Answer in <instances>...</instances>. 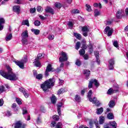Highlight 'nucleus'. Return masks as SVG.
<instances>
[{"label":"nucleus","instance_id":"25","mask_svg":"<svg viewBox=\"0 0 128 128\" xmlns=\"http://www.w3.org/2000/svg\"><path fill=\"white\" fill-rule=\"evenodd\" d=\"M92 80H93L92 82L94 84L95 86H96V88H98L100 83L98 82V80L96 79H92Z\"/></svg>","mask_w":128,"mask_h":128},{"label":"nucleus","instance_id":"57","mask_svg":"<svg viewBox=\"0 0 128 128\" xmlns=\"http://www.w3.org/2000/svg\"><path fill=\"white\" fill-rule=\"evenodd\" d=\"M86 90H88V88H85V89H84L83 90H82L81 91V94L82 96H84V92H86Z\"/></svg>","mask_w":128,"mask_h":128},{"label":"nucleus","instance_id":"42","mask_svg":"<svg viewBox=\"0 0 128 128\" xmlns=\"http://www.w3.org/2000/svg\"><path fill=\"white\" fill-rule=\"evenodd\" d=\"M54 6L57 8H62V4L60 2L55 3Z\"/></svg>","mask_w":128,"mask_h":128},{"label":"nucleus","instance_id":"13","mask_svg":"<svg viewBox=\"0 0 128 128\" xmlns=\"http://www.w3.org/2000/svg\"><path fill=\"white\" fill-rule=\"evenodd\" d=\"M83 74L86 76V80H88L90 78V71L88 70H83Z\"/></svg>","mask_w":128,"mask_h":128},{"label":"nucleus","instance_id":"52","mask_svg":"<svg viewBox=\"0 0 128 128\" xmlns=\"http://www.w3.org/2000/svg\"><path fill=\"white\" fill-rule=\"evenodd\" d=\"M76 66H80L82 64V62L78 60H77L76 62Z\"/></svg>","mask_w":128,"mask_h":128},{"label":"nucleus","instance_id":"19","mask_svg":"<svg viewBox=\"0 0 128 128\" xmlns=\"http://www.w3.org/2000/svg\"><path fill=\"white\" fill-rule=\"evenodd\" d=\"M116 92H118V90L110 88L108 90L107 94H116Z\"/></svg>","mask_w":128,"mask_h":128},{"label":"nucleus","instance_id":"47","mask_svg":"<svg viewBox=\"0 0 128 128\" xmlns=\"http://www.w3.org/2000/svg\"><path fill=\"white\" fill-rule=\"evenodd\" d=\"M36 78L37 80H42V74H38L36 75Z\"/></svg>","mask_w":128,"mask_h":128},{"label":"nucleus","instance_id":"23","mask_svg":"<svg viewBox=\"0 0 128 128\" xmlns=\"http://www.w3.org/2000/svg\"><path fill=\"white\" fill-rule=\"evenodd\" d=\"M110 126L112 128H116V127L118 126V124H116V122H114V121L110 122Z\"/></svg>","mask_w":128,"mask_h":128},{"label":"nucleus","instance_id":"26","mask_svg":"<svg viewBox=\"0 0 128 128\" xmlns=\"http://www.w3.org/2000/svg\"><path fill=\"white\" fill-rule=\"evenodd\" d=\"M104 112V108H98L96 111V114H101Z\"/></svg>","mask_w":128,"mask_h":128},{"label":"nucleus","instance_id":"40","mask_svg":"<svg viewBox=\"0 0 128 128\" xmlns=\"http://www.w3.org/2000/svg\"><path fill=\"white\" fill-rule=\"evenodd\" d=\"M79 54H80V56H83L84 55V54H86V50H84V49H81L79 51Z\"/></svg>","mask_w":128,"mask_h":128},{"label":"nucleus","instance_id":"50","mask_svg":"<svg viewBox=\"0 0 128 128\" xmlns=\"http://www.w3.org/2000/svg\"><path fill=\"white\" fill-rule=\"evenodd\" d=\"M70 28V30H72V26H74V24H72V22H69L68 24Z\"/></svg>","mask_w":128,"mask_h":128},{"label":"nucleus","instance_id":"29","mask_svg":"<svg viewBox=\"0 0 128 128\" xmlns=\"http://www.w3.org/2000/svg\"><path fill=\"white\" fill-rule=\"evenodd\" d=\"M74 36L78 38V40H81L82 39V35L78 33H74Z\"/></svg>","mask_w":128,"mask_h":128},{"label":"nucleus","instance_id":"41","mask_svg":"<svg viewBox=\"0 0 128 128\" xmlns=\"http://www.w3.org/2000/svg\"><path fill=\"white\" fill-rule=\"evenodd\" d=\"M56 128H62V124L58 122L56 126Z\"/></svg>","mask_w":128,"mask_h":128},{"label":"nucleus","instance_id":"43","mask_svg":"<svg viewBox=\"0 0 128 128\" xmlns=\"http://www.w3.org/2000/svg\"><path fill=\"white\" fill-rule=\"evenodd\" d=\"M113 45L114 46H115V48H118V41H114V42H113Z\"/></svg>","mask_w":128,"mask_h":128},{"label":"nucleus","instance_id":"8","mask_svg":"<svg viewBox=\"0 0 128 128\" xmlns=\"http://www.w3.org/2000/svg\"><path fill=\"white\" fill-rule=\"evenodd\" d=\"M104 34H108V36H110L112 34V32H114V29L108 26L104 29Z\"/></svg>","mask_w":128,"mask_h":128},{"label":"nucleus","instance_id":"62","mask_svg":"<svg viewBox=\"0 0 128 128\" xmlns=\"http://www.w3.org/2000/svg\"><path fill=\"white\" fill-rule=\"evenodd\" d=\"M20 92H22L24 94V92H26V90H24V88H19Z\"/></svg>","mask_w":128,"mask_h":128},{"label":"nucleus","instance_id":"35","mask_svg":"<svg viewBox=\"0 0 128 128\" xmlns=\"http://www.w3.org/2000/svg\"><path fill=\"white\" fill-rule=\"evenodd\" d=\"M93 6L94 8H102V4L100 3H94Z\"/></svg>","mask_w":128,"mask_h":128},{"label":"nucleus","instance_id":"34","mask_svg":"<svg viewBox=\"0 0 128 128\" xmlns=\"http://www.w3.org/2000/svg\"><path fill=\"white\" fill-rule=\"evenodd\" d=\"M107 118H108V120H112L114 118V114H112V112L109 113L107 116Z\"/></svg>","mask_w":128,"mask_h":128},{"label":"nucleus","instance_id":"55","mask_svg":"<svg viewBox=\"0 0 128 128\" xmlns=\"http://www.w3.org/2000/svg\"><path fill=\"white\" fill-rule=\"evenodd\" d=\"M30 14H34V12H36V8H31L30 9Z\"/></svg>","mask_w":128,"mask_h":128},{"label":"nucleus","instance_id":"27","mask_svg":"<svg viewBox=\"0 0 128 128\" xmlns=\"http://www.w3.org/2000/svg\"><path fill=\"white\" fill-rule=\"evenodd\" d=\"M22 26H30V22H28V20H24L22 22Z\"/></svg>","mask_w":128,"mask_h":128},{"label":"nucleus","instance_id":"9","mask_svg":"<svg viewBox=\"0 0 128 128\" xmlns=\"http://www.w3.org/2000/svg\"><path fill=\"white\" fill-rule=\"evenodd\" d=\"M82 34L84 36H88V32H90V30L88 28L87 26H84L82 27Z\"/></svg>","mask_w":128,"mask_h":128},{"label":"nucleus","instance_id":"30","mask_svg":"<svg viewBox=\"0 0 128 128\" xmlns=\"http://www.w3.org/2000/svg\"><path fill=\"white\" fill-rule=\"evenodd\" d=\"M104 122V116H100L99 120V124H102Z\"/></svg>","mask_w":128,"mask_h":128},{"label":"nucleus","instance_id":"1","mask_svg":"<svg viewBox=\"0 0 128 128\" xmlns=\"http://www.w3.org/2000/svg\"><path fill=\"white\" fill-rule=\"evenodd\" d=\"M7 72L4 70L0 71V74L2 76L3 78L9 80H18V76L16 74L12 72V69L10 68V66H6Z\"/></svg>","mask_w":128,"mask_h":128},{"label":"nucleus","instance_id":"61","mask_svg":"<svg viewBox=\"0 0 128 128\" xmlns=\"http://www.w3.org/2000/svg\"><path fill=\"white\" fill-rule=\"evenodd\" d=\"M83 57L84 60H88V55L87 54L83 55Z\"/></svg>","mask_w":128,"mask_h":128},{"label":"nucleus","instance_id":"17","mask_svg":"<svg viewBox=\"0 0 128 128\" xmlns=\"http://www.w3.org/2000/svg\"><path fill=\"white\" fill-rule=\"evenodd\" d=\"M45 10L46 12H50V14H54V9L50 7H47L46 8Z\"/></svg>","mask_w":128,"mask_h":128},{"label":"nucleus","instance_id":"5","mask_svg":"<svg viewBox=\"0 0 128 128\" xmlns=\"http://www.w3.org/2000/svg\"><path fill=\"white\" fill-rule=\"evenodd\" d=\"M28 62V59L26 58H24V60H21L20 61L16 60L14 61V62L20 68H24V64Z\"/></svg>","mask_w":128,"mask_h":128},{"label":"nucleus","instance_id":"63","mask_svg":"<svg viewBox=\"0 0 128 128\" xmlns=\"http://www.w3.org/2000/svg\"><path fill=\"white\" fill-rule=\"evenodd\" d=\"M56 126V122H52L51 123V126L52 128H54Z\"/></svg>","mask_w":128,"mask_h":128},{"label":"nucleus","instance_id":"10","mask_svg":"<svg viewBox=\"0 0 128 128\" xmlns=\"http://www.w3.org/2000/svg\"><path fill=\"white\" fill-rule=\"evenodd\" d=\"M14 128H26V125L22 124V122L18 121L14 124Z\"/></svg>","mask_w":128,"mask_h":128},{"label":"nucleus","instance_id":"33","mask_svg":"<svg viewBox=\"0 0 128 128\" xmlns=\"http://www.w3.org/2000/svg\"><path fill=\"white\" fill-rule=\"evenodd\" d=\"M51 102L52 104H56V96H52L51 98Z\"/></svg>","mask_w":128,"mask_h":128},{"label":"nucleus","instance_id":"21","mask_svg":"<svg viewBox=\"0 0 128 128\" xmlns=\"http://www.w3.org/2000/svg\"><path fill=\"white\" fill-rule=\"evenodd\" d=\"M13 10L15 12H17V14H20V6H15L13 7Z\"/></svg>","mask_w":128,"mask_h":128},{"label":"nucleus","instance_id":"24","mask_svg":"<svg viewBox=\"0 0 128 128\" xmlns=\"http://www.w3.org/2000/svg\"><path fill=\"white\" fill-rule=\"evenodd\" d=\"M31 32H34V34H35L36 36H38V34H40V32L39 30L34 29V28L32 29Z\"/></svg>","mask_w":128,"mask_h":128},{"label":"nucleus","instance_id":"56","mask_svg":"<svg viewBox=\"0 0 128 128\" xmlns=\"http://www.w3.org/2000/svg\"><path fill=\"white\" fill-rule=\"evenodd\" d=\"M16 102L18 104H22V101L20 100V99L17 98L16 99Z\"/></svg>","mask_w":128,"mask_h":128},{"label":"nucleus","instance_id":"7","mask_svg":"<svg viewBox=\"0 0 128 128\" xmlns=\"http://www.w3.org/2000/svg\"><path fill=\"white\" fill-rule=\"evenodd\" d=\"M92 91L90 90L88 94V98L90 102H92V104H96V98H91L92 95Z\"/></svg>","mask_w":128,"mask_h":128},{"label":"nucleus","instance_id":"12","mask_svg":"<svg viewBox=\"0 0 128 128\" xmlns=\"http://www.w3.org/2000/svg\"><path fill=\"white\" fill-rule=\"evenodd\" d=\"M124 14V10H119L116 14L117 18H122Z\"/></svg>","mask_w":128,"mask_h":128},{"label":"nucleus","instance_id":"18","mask_svg":"<svg viewBox=\"0 0 128 128\" xmlns=\"http://www.w3.org/2000/svg\"><path fill=\"white\" fill-rule=\"evenodd\" d=\"M46 70H48V72H54L56 69L54 68L50 64H49L47 66Z\"/></svg>","mask_w":128,"mask_h":128},{"label":"nucleus","instance_id":"54","mask_svg":"<svg viewBox=\"0 0 128 128\" xmlns=\"http://www.w3.org/2000/svg\"><path fill=\"white\" fill-rule=\"evenodd\" d=\"M28 114V110H26V108H24L22 109V114L24 116V114Z\"/></svg>","mask_w":128,"mask_h":128},{"label":"nucleus","instance_id":"16","mask_svg":"<svg viewBox=\"0 0 128 128\" xmlns=\"http://www.w3.org/2000/svg\"><path fill=\"white\" fill-rule=\"evenodd\" d=\"M109 69L114 70V60L113 59H111L109 60Z\"/></svg>","mask_w":128,"mask_h":128},{"label":"nucleus","instance_id":"39","mask_svg":"<svg viewBox=\"0 0 128 128\" xmlns=\"http://www.w3.org/2000/svg\"><path fill=\"white\" fill-rule=\"evenodd\" d=\"M94 16H100V11H98V9H96L94 11Z\"/></svg>","mask_w":128,"mask_h":128},{"label":"nucleus","instance_id":"53","mask_svg":"<svg viewBox=\"0 0 128 128\" xmlns=\"http://www.w3.org/2000/svg\"><path fill=\"white\" fill-rule=\"evenodd\" d=\"M37 10L39 12H42V6H38L37 7Z\"/></svg>","mask_w":128,"mask_h":128},{"label":"nucleus","instance_id":"64","mask_svg":"<svg viewBox=\"0 0 128 128\" xmlns=\"http://www.w3.org/2000/svg\"><path fill=\"white\" fill-rule=\"evenodd\" d=\"M33 74L34 76H38V72L36 71V70H33Z\"/></svg>","mask_w":128,"mask_h":128},{"label":"nucleus","instance_id":"11","mask_svg":"<svg viewBox=\"0 0 128 128\" xmlns=\"http://www.w3.org/2000/svg\"><path fill=\"white\" fill-rule=\"evenodd\" d=\"M10 88V86L8 84H5L4 86H0V94L4 92H6V90H8Z\"/></svg>","mask_w":128,"mask_h":128},{"label":"nucleus","instance_id":"51","mask_svg":"<svg viewBox=\"0 0 128 128\" xmlns=\"http://www.w3.org/2000/svg\"><path fill=\"white\" fill-rule=\"evenodd\" d=\"M48 38L49 40H52L54 38V35H49Z\"/></svg>","mask_w":128,"mask_h":128},{"label":"nucleus","instance_id":"28","mask_svg":"<svg viewBox=\"0 0 128 128\" xmlns=\"http://www.w3.org/2000/svg\"><path fill=\"white\" fill-rule=\"evenodd\" d=\"M108 106L110 108H114L116 106V102L114 100H110L109 102Z\"/></svg>","mask_w":128,"mask_h":128},{"label":"nucleus","instance_id":"38","mask_svg":"<svg viewBox=\"0 0 128 128\" xmlns=\"http://www.w3.org/2000/svg\"><path fill=\"white\" fill-rule=\"evenodd\" d=\"M80 48V42H78L76 44L75 48L78 50Z\"/></svg>","mask_w":128,"mask_h":128},{"label":"nucleus","instance_id":"3","mask_svg":"<svg viewBox=\"0 0 128 128\" xmlns=\"http://www.w3.org/2000/svg\"><path fill=\"white\" fill-rule=\"evenodd\" d=\"M22 42L24 44H28V30H25L21 34Z\"/></svg>","mask_w":128,"mask_h":128},{"label":"nucleus","instance_id":"60","mask_svg":"<svg viewBox=\"0 0 128 128\" xmlns=\"http://www.w3.org/2000/svg\"><path fill=\"white\" fill-rule=\"evenodd\" d=\"M6 116H12V113L10 111H7L6 112Z\"/></svg>","mask_w":128,"mask_h":128},{"label":"nucleus","instance_id":"4","mask_svg":"<svg viewBox=\"0 0 128 128\" xmlns=\"http://www.w3.org/2000/svg\"><path fill=\"white\" fill-rule=\"evenodd\" d=\"M44 58V55L42 54H38L36 58L35 59V61L34 62V64L35 66L37 68H40L42 66V64L40 62V60H42Z\"/></svg>","mask_w":128,"mask_h":128},{"label":"nucleus","instance_id":"2","mask_svg":"<svg viewBox=\"0 0 128 128\" xmlns=\"http://www.w3.org/2000/svg\"><path fill=\"white\" fill-rule=\"evenodd\" d=\"M55 80L54 78H50L45 81L43 84H40V88L42 89L43 92H48L50 88H52L54 86Z\"/></svg>","mask_w":128,"mask_h":128},{"label":"nucleus","instance_id":"14","mask_svg":"<svg viewBox=\"0 0 128 128\" xmlns=\"http://www.w3.org/2000/svg\"><path fill=\"white\" fill-rule=\"evenodd\" d=\"M6 20L2 18H0V30H4V24Z\"/></svg>","mask_w":128,"mask_h":128},{"label":"nucleus","instance_id":"36","mask_svg":"<svg viewBox=\"0 0 128 128\" xmlns=\"http://www.w3.org/2000/svg\"><path fill=\"white\" fill-rule=\"evenodd\" d=\"M86 10L88 12H92V6H90L88 5V4H86Z\"/></svg>","mask_w":128,"mask_h":128},{"label":"nucleus","instance_id":"15","mask_svg":"<svg viewBox=\"0 0 128 128\" xmlns=\"http://www.w3.org/2000/svg\"><path fill=\"white\" fill-rule=\"evenodd\" d=\"M62 106V103H59L57 104L58 112L59 116H60V114H62V111L60 110Z\"/></svg>","mask_w":128,"mask_h":128},{"label":"nucleus","instance_id":"6","mask_svg":"<svg viewBox=\"0 0 128 128\" xmlns=\"http://www.w3.org/2000/svg\"><path fill=\"white\" fill-rule=\"evenodd\" d=\"M60 56L59 58V61L60 62H66L68 60V54L66 53V52H62L60 53Z\"/></svg>","mask_w":128,"mask_h":128},{"label":"nucleus","instance_id":"49","mask_svg":"<svg viewBox=\"0 0 128 128\" xmlns=\"http://www.w3.org/2000/svg\"><path fill=\"white\" fill-rule=\"evenodd\" d=\"M53 119L54 120H60V117L58 116V115H54L53 116Z\"/></svg>","mask_w":128,"mask_h":128},{"label":"nucleus","instance_id":"31","mask_svg":"<svg viewBox=\"0 0 128 128\" xmlns=\"http://www.w3.org/2000/svg\"><path fill=\"white\" fill-rule=\"evenodd\" d=\"M64 92H66V90L64 88H60L58 92V94H64Z\"/></svg>","mask_w":128,"mask_h":128},{"label":"nucleus","instance_id":"59","mask_svg":"<svg viewBox=\"0 0 128 128\" xmlns=\"http://www.w3.org/2000/svg\"><path fill=\"white\" fill-rule=\"evenodd\" d=\"M40 110L42 112H46V109H44V106L40 107Z\"/></svg>","mask_w":128,"mask_h":128},{"label":"nucleus","instance_id":"32","mask_svg":"<svg viewBox=\"0 0 128 128\" xmlns=\"http://www.w3.org/2000/svg\"><path fill=\"white\" fill-rule=\"evenodd\" d=\"M72 14H80V10L78 9H74L71 11Z\"/></svg>","mask_w":128,"mask_h":128},{"label":"nucleus","instance_id":"22","mask_svg":"<svg viewBox=\"0 0 128 128\" xmlns=\"http://www.w3.org/2000/svg\"><path fill=\"white\" fill-rule=\"evenodd\" d=\"M12 34H8L6 35V42H9V40H12Z\"/></svg>","mask_w":128,"mask_h":128},{"label":"nucleus","instance_id":"58","mask_svg":"<svg viewBox=\"0 0 128 128\" xmlns=\"http://www.w3.org/2000/svg\"><path fill=\"white\" fill-rule=\"evenodd\" d=\"M4 99H0V106H4Z\"/></svg>","mask_w":128,"mask_h":128},{"label":"nucleus","instance_id":"46","mask_svg":"<svg viewBox=\"0 0 128 128\" xmlns=\"http://www.w3.org/2000/svg\"><path fill=\"white\" fill-rule=\"evenodd\" d=\"M75 100L80 102V97L78 95H76L75 97Z\"/></svg>","mask_w":128,"mask_h":128},{"label":"nucleus","instance_id":"44","mask_svg":"<svg viewBox=\"0 0 128 128\" xmlns=\"http://www.w3.org/2000/svg\"><path fill=\"white\" fill-rule=\"evenodd\" d=\"M93 80L91 79V80L90 81L89 84L88 85V88H92V84H94L92 82Z\"/></svg>","mask_w":128,"mask_h":128},{"label":"nucleus","instance_id":"20","mask_svg":"<svg viewBox=\"0 0 128 128\" xmlns=\"http://www.w3.org/2000/svg\"><path fill=\"white\" fill-rule=\"evenodd\" d=\"M94 54L96 58V62L98 63V64H100V53L96 51L94 52Z\"/></svg>","mask_w":128,"mask_h":128},{"label":"nucleus","instance_id":"37","mask_svg":"<svg viewBox=\"0 0 128 128\" xmlns=\"http://www.w3.org/2000/svg\"><path fill=\"white\" fill-rule=\"evenodd\" d=\"M112 22H114V20L113 19L108 20L106 22V26H110V24H112Z\"/></svg>","mask_w":128,"mask_h":128},{"label":"nucleus","instance_id":"45","mask_svg":"<svg viewBox=\"0 0 128 128\" xmlns=\"http://www.w3.org/2000/svg\"><path fill=\"white\" fill-rule=\"evenodd\" d=\"M34 24L36 26H40V22L39 20H36L34 22Z\"/></svg>","mask_w":128,"mask_h":128},{"label":"nucleus","instance_id":"48","mask_svg":"<svg viewBox=\"0 0 128 128\" xmlns=\"http://www.w3.org/2000/svg\"><path fill=\"white\" fill-rule=\"evenodd\" d=\"M23 94H24V96H25L26 98H28L30 96V94L28 92V91H25Z\"/></svg>","mask_w":128,"mask_h":128}]
</instances>
